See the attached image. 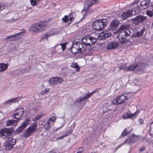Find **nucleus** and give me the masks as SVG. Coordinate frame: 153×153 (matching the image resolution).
I'll return each mask as SVG.
<instances>
[{
  "label": "nucleus",
  "mask_w": 153,
  "mask_h": 153,
  "mask_svg": "<svg viewBox=\"0 0 153 153\" xmlns=\"http://www.w3.org/2000/svg\"><path fill=\"white\" fill-rule=\"evenodd\" d=\"M56 120V118L54 117H52L48 120L49 121V123H50L51 121L52 122H54Z\"/></svg>",
  "instance_id": "obj_45"
},
{
  "label": "nucleus",
  "mask_w": 153,
  "mask_h": 153,
  "mask_svg": "<svg viewBox=\"0 0 153 153\" xmlns=\"http://www.w3.org/2000/svg\"><path fill=\"white\" fill-rule=\"evenodd\" d=\"M63 79L60 77H51L49 80V83L51 85L56 84L57 83H60L63 81Z\"/></svg>",
  "instance_id": "obj_11"
},
{
  "label": "nucleus",
  "mask_w": 153,
  "mask_h": 153,
  "mask_svg": "<svg viewBox=\"0 0 153 153\" xmlns=\"http://www.w3.org/2000/svg\"><path fill=\"white\" fill-rule=\"evenodd\" d=\"M30 122L29 119L26 120L25 122L20 126L16 130V132L18 133L21 132L28 125Z\"/></svg>",
  "instance_id": "obj_15"
},
{
  "label": "nucleus",
  "mask_w": 153,
  "mask_h": 153,
  "mask_svg": "<svg viewBox=\"0 0 153 153\" xmlns=\"http://www.w3.org/2000/svg\"><path fill=\"white\" fill-rule=\"evenodd\" d=\"M71 53L75 55L78 53H82L85 50V47H84L82 44L79 42H74L71 48H70Z\"/></svg>",
  "instance_id": "obj_3"
},
{
  "label": "nucleus",
  "mask_w": 153,
  "mask_h": 153,
  "mask_svg": "<svg viewBox=\"0 0 153 153\" xmlns=\"http://www.w3.org/2000/svg\"><path fill=\"white\" fill-rule=\"evenodd\" d=\"M86 1V4L84 6V9L85 10L88 9L91 6L95 4L97 2L96 0H87Z\"/></svg>",
  "instance_id": "obj_19"
},
{
  "label": "nucleus",
  "mask_w": 153,
  "mask_h": 153,
  "mask_svg": "<svg viewBox=\"0 0 153 153\" xmlns=\"http://www.w3.org/2000/svg\"><path fill=\"white\" fill-rule=\"evenodd\" d=\"M40 0H37V1H40Z\"/></svg>",
  "instance_id": "obj_56"
},
{
  "label": "nucleus",
  "mask_w": 153,
  "mask_h": 153,
  "mask_svg": "<svg viewBox=\"0 0 153 153\" xmlns=\"http://www.w3.org/2000/svg\"><path fill=\"white\" fill-rule=\"evenodd\" d=\"M135 140V138L133 136H130L128 137L124 143L126 144H131L134 142Z\"/></svg>",
  "instance_id": "obj_24"
},
{
  "label": "nucleus",
  "mask_w": 153,
  "mask_h": 153,
  "mask_svg": "<svg viewBox=\"0 0 153 153\" xmlns=\"http://www.w3.org/2000/svg\"><path fill=\"white\" fill-rule=\"evenodd\" d=\"M66 136V135H62L61 137H58L57 138H56V139L57 140H58L60 139H62L63 138Z\"/></svg>",
  "instance_id": "obj_47"
},
{
  "label": "nucleus",
  "mask_w": 153,
  "mask_h": 153,
  "mask_svg": "<svg viewBox=\"0 0 153 153\" xmlns=\"http://www.w3.org/2000/svg\"><path fill=\"white\" fill-rule=\"evenodd\" d=\"M126 64H124L123 65H122V66H123L122 69L123 70H124V69H123V68H128V67L126 66Z\"/></svg>",
  "instance_id": "obj_50"
},
{
  "label": "nucleus",
  "mask_w": 153,
  "mask_h": 153,
  "mask_svg": "<svg viewBox=\"0 0 153 153\" xmlns=\"http://www.w3.org/2000/svg\"><path fill=\"white\" fill-rule=\"evenodd\" d=\"M24 112V109L23 108H17L15 112V114L17 117L20 119V117L23 115Z\"/></svg>",
  "instance_id": "obj_21"
},
{
  "label": "nucleus",
  "mask_w": 153,
  "mask_h": 153,
  "mask_svg": "<svg viewBox=\"0 0 153 153\" xmlns=\"http://www.w3.org/2000/svg\"><path fill=\"white\" fill-rule=\"evenodd\" d=\"M133 83L135 85H140V82L137 79H134L133 81Z\"/></svg>",
  "instance_id": "obj_44"
},
{
  "label": "nucleus",
  "mask_w": 153,
  "mask_h": 153,
  "mask_svg": "<svg viewBox=\"0 0 153 153\" xmlns=\"http://www.w3.org/2000/svg\"><path fill=\"white\" fill-rule=\"evenodd\" d=\"M22 32L17 33L15 35L6 37L5 39L7 41H14L22 37L21 35Z\"/></svg>",
  "instance_id": "obj_12"
},
{
  "label": "nucleus",
  "mask_w": 153,
  "mask_h": 153,
  "mask_svg": "<svg viewBox=\"0 0 153 153\" xmlns=\"http://www.w3.org/2000/svg\"><path fill=\"white\" fill-rule=\"evenodd\" d=\"M69 131L70 132V134H71L72 132V130L71 129H70L69 130Z\"/></svg>",
  "instance_id": "obj_53"
},
{
  "label": "nucleus",
  "mask_w": 153,
  "mask_h": 153,
  "mask_svg": "<svg viewBox=\"0 0 153 153\" xmlns=\"http://www.w3.org/2000/svg\"><path fill=\"white\" fill-rule=\"evenodd\" d=\"M54 34V33H53L52 32H48L42 36V39H48L49 37L53 35Z\"/></svg>",
  "instance_id": "obj_30"
},
{
  "label": "nucleus",
  "mask_w": 153,
  "mask_h": 153,
  "mask_svg": "<svg viewBox=\"0 0 153 153\" xmlns=\"http://www.w3.org/2000/svg\"><path fill=\"white\" fill-rule=\"evenodd\" d=\"M96 91V90H95L91 93H90L88 92L84 97H81L76 101V102L79 103H80L82 101H84L90 97L91 95L94 93H95Z\"/></svg>",
  "instance_id": "obj_13"
},
{
  "label": "nucleus",
  "mask_w": 153,
  "mask_h": 153,
  "mask_svg": "<svg viewBox=\"0 0 153 153\" xmlns=\"http://www.w3.org/2000/svg\"><path fill=\"white\" fill-rule=\"evenodd\" d=\"M45 115L44 114L41 113L39 114L36 116L33 119V121L35 122L37 120L41 119Z\"/></svg>",
  "instance_id": "obj_31"
},
{
  "label": "nucleus",
  "mask_w": 153,
  "mask_h": 153,
  "mask_svg": "<svg viewBox=\"0 0 153 153\" xmlns=\"http://www.w3.org/2000/svg\"><path fill=\"white\" fill-rule=\"evenodd\" d=\"M144 31V29H141L140 31L137 32V33L136 34H134L133 36L135 37H136L142 36Z\"/></svg>",
  "instance_id": "obj_28"
},
{
  "label": "nucleus",
  "mask_w": 153,
  "mask_h": 153,
  "mask_svg": "<svg viewBox=\"0 0 153 153\" xmlns=\"http://www.w3.org/2000/svg\"><path fill=\"white\" fill-rule=\"evenodd\" d=\"M47 26L46 23L42 22L35 23L30 26V30L33 33H39L44 31Z\"/></svg>",
  "instance_id": "obj_2"
},
{
  "label": "nucleus",
  "mask_w": 153,
  "mask_h": 153,
  "mask_svg": "<svg viewBox=\"0 0 153 153\" xmlns=\"http://www.w3.org/2000/svg\"><path fill=\"white\" fill-rule=\"evenodd\" d=\"M71 67L73 68H76V71L77 72H79L80 70V68L78 66V64L76 63H73L71 65Z\"/></svg>",
  "instance_id": "obj_32"
},
{
  "label": "nucleus",
  "mask_w": 153,
  "mask_h": 153,
  "mask_svg": "<svg viewBox=\"0 0 153 153\" xmlns=\"http://www.w3.org/2000/svg\"><path fill=\"white\" fill-rule=\"evenodd\" d=\"M135 65L136 72L142 71L145 67V64L143 63H139Z\"/></svg>",
  "instance_id": "obj_20"
},
{
  "label": "nucleus",
  "mask_w": 153,
  "mask_h": 153,
  "mask_svg": "<svg viewBox=\"0 0 153 153\" xmlns=\"http://www.w3.org/2000/svg\"><path fill=\"white\" fill-rule=\"evenodd\" d=\"M12 133L10 129L9 128L2 129L0 131V136L5 139L11 135Z\"/></svg>",
  "instance_id": "obj_9"
},
{
  "label": "nucleus",
  "mask_w": 153,
  "mask_h": 153,
  "mask_svg": "<svg viewBox=\"0 0 153 153\" xmlns=\"http://www.w3.org/2000/svg\"><path fill=\"white\" fill-rule=\"evenodd\" d=\"M11 117H12V118L13 119L16 118V119L17 120H18V119H19L18 117H17L16 115L15 114V113H14V114H13L11 116Z\"/></svg>",
  "instance_id": "obj_46"
},
{
  "label": "nucleus",
  "mask_w": 153,
  "mask_h": 153,
  "mask_svg": "<svg viewBox=\"0 0 153 153\" xmlns=\"http://www.w3.org/2000/svg\"><path fill=\"white\" fill-rule=\"evenodd\" d=\"M76 13L74 12H72V13L70 14L69 21H71V22H72L76 17Z\"/></svg>",
  "instance_id": "obj_29"
},
{
  "label": "nucleus",
  "mask_w": 153,
  "mask_h": 153,
  "mask_svg": "<svg viewBox=\"0 0 153 153\" xmlns=\"http://www.w3.org/2000/svg\"><path fill=\"white\" fill-rule=\"evenodd\" d=\"M68 16L67 15L65 16L64 17L62 18V20L64 22H66L68 20Z\"/></svg>",
  "instance_id": "obj_42"
},
{
  "label": "nucleus",
  "mask_w": 153,
  "mask_h": 153,
  "mask_svg": "<svg viewBox=\"0 0 153 153\" xmlns=\"http://www.w3.org/2000/svg\"><path fill=\"white\" fill-rule=\"evenodd\" d=\"M49 123V121H48L47 123L44 125L45 129L47 130H49L51 128V126Z\"/></svg>",
  "instance_id": "obj_34"
},
{
  "label": "nucleus",
  "mask_w": 153,
  "mask_h": 153,
  "mask_svg": "<svg viewBox=\"0 0 153 153\" xmlns=\"http://www.w3.org/2000/svg\"><path fill=\"white\" fill-rule=\"evenodd\" d=\"M132 16V10H128L123 13L121 15V17L123 19H127L128 17Z\"/></svg>",
  "instance_id": "obj_18"
},
{
  "label": "nucleus",
  "mask_w": 153,
  "mask_h": 153,
  "mask_svg": "<svg viewBox=\"0 0 153 153\" xmlns=\"http://www.w3.org/2000/svg\"><path fill=\"white\" fill-rule=\"evenodd\" d=\"M118 34V39L120 42L123 45L127 44L129 41L126 39L131 33L129 25L128 24L121 26L116 33Z\"/></svg>",
  "instance_id": "obj_1"
},
{
  "label": "nucleus",
  "mask_w": 153,
  "mask_h": 153,
  "mask_svg": "<svg viewBox=\"0 0 153 153\" xmlns=\"http://www.w3.org/2000/svg\"><path fill=\"white\" fill-rule=\"evenodd\" d=\"M16 99H13L11 100H9L6 102L5 103L10 104L12 102H14L16 101Z\"/></svg>",
  "instance_id": "obj_40"
},
{
  "label": "nucleus",
  "mask_w": 153,
  "mask_h": 153,
  "mask_svg": "<svg viewBox=\"0 0 153 153\" xmlns=\"http://www.w3.org/2000/svg\"><path fill=\"white\" fill-rule=\"evenodd\" d=\"M119 45V43L117 42H112L107 44L106 48L108 50L114 49L117 48Z\"/></svg>",
  "instance_id": "obj_14"
},
{
  "label": "nucleus",
  "mask_w": 153,
  "mask_h": 153,
  "mask_svg": "<svg viewBox=\"0 0 153 153\" xmlns=\"http://www.w3.org/2000/svg\"><path fill=\"white\" fill-rule=\"evenodd\" d=\"M152 10H148L146 11V14L150 17L153 16V6L152 5Z\"/></svg>",
  "instance_id": "obj_35"
},
{
  "label": "nucleus",
  "mask_w": 153,
  "mask_h": 153,
  "mask_svg": "<svg viewBox=\"0 0 153 153\" xmlns=\"http://www.w3.org/2000/svg\"><path fill=\"white\" fill-rule=\"evenodd\" d=\"M5 7V5L3 3H0V11L4 9V7Z\"/></svg>",
  "instance_id": "obj_43"
},
{
  "label": "nucleus",
  "mask_w": 153,
  "mask_h": 153,
  "mask_svg": "<svg viewBox=\"0 0 153 153\" xmlns=\"http://www.w3.org/2000/svg\"><path fill=\"white\" fill-rule=\"evenodd\" d=\"M131 131L127 130V129H125L124 131L122 133V135L124 136L127 135Z\"/></svg>",
  "instance_id": "obj_36"
},
{
  "label": "nucleus",
  "mask_w": 153,
  "mask_h": 153,
  "mask_svg": "<svg viewBox=\"0 0 153 153\" xmlns=\"http://www.w3.org/2000/svg\"><path fill=\"white\" fill-rule=\"evenodd\" d=\"M111 30L109 29L108 31H105L102 32L100 34V36L102 37V39H105L108 38L111 36V33L110 32Z\"/></svg>",
  "instance_id": "obj_22"
},
{
  "label": "nucleus",
  "mask_w": 153,
  "mask_h": 153,
  "mask_svg": "<svg viewBox=\"0 0 153 153\" xmlns=\"http://www.w3.org/2000/svg\"><path fill=\"white\" fill-rule=\"evenodd\" d=\"M7 141L9 142V143H10L12 144V145L13 146L16 144V139L12 137H9Z\"/></svg>",
  "instance_id": "obj_33"
},
{
  "label": "nucleus",
  "mask_w": 153,
  "mask_h": 153,
  "mask_svg": "<svg viewBox=\"0 0 153 153\" xmlns=\"http://www.w3.org/2000/svg\"><path fill=\"white\" fill-rule=\"evenodd\" d=\"M123 69L126 71H132L134 70L135 71V65H133L129 66L128 68H124Z\"/></svg>",
  "instance_id": "obj_27"
},
{
  "label": "nucleus",
  "mask_w": 153,
  "mask_h": 153,
  "mask_svg": "<svg viewBox=\"0 0 153 153\" xmlns=\"http://www.w3.org/2000/svg\"><path fill=\"white\" fill-rule=\"evenodd\" d=\"M118 68L119 69H122V68H123V66H119L118 67Z\"/></svg>",
  "instance_id": "obj_52"
},
{
  "label": "nucleus",
  "mask_w": 153,
  "mask_h": 153,
  "mask_svg": "<svg viewBox=\"0 0 153 153\" xmlns=\"http://www.w3.org/2000/svg\"><path fill=\"white\" fill-rule=\"evenodd\" d=\"M13 145H12L7 140L5 144V149L6 150H11L13 148Z\"/></svg>",
  "instance_id": "obj_25"
},
{
  "label": "nucleus",
  "mask_w": 153,
  "mask_h": 153,
  "mask_svg": "<svg viewBox=\"0 0 153 153\" xmlns=\"http://www.w3.org/2000/svg\"><path fill=\"white\" fill-rule=\"evenodd\" d=\"M67 44V43H63L62 44H60V45H61V49L62 50V51H63L64 50H65V46Z\"/></svg>",
  "instance_id": "obj_41"
},
{
  "label": "nucleus",
  "mask_w": 153,
  "mask_h": 153,
  "mask_svg": "<svg viewBox=\"0 0 153 153\" xmlns=\"http://www.w3.org/2000/svg\"><path fill=\"white\" fill-rule=\"evenodd\" d=\"M119 24V22L116 20H114L112 21L109 26V30L113 31L118 27Z\"/></svg>",
  "instance_id": "obj_16"
},
{
  "label": "nucleus",
  "mask_w": 153,
  "mask_h": 153,
  "mask_svg": "<svg viewBox=\"0 0 153 153\" xmlns=\"http://www.w3.org/2000/svg\"><path fill=\"white\" fill-rule=\"evenodd\" d=\"M30 3L31 6H34L37 5V2L36 0H30Z\"/></svg>",
  "instance_id": "obj_39"
},
{
  "label": "nucleus",
  "mask_w": 153,
  "mask_h": 153,
  "mask_svg": "<svg viewBox=\"0 0 153 153\" xmlns=\"http://www.w3.org/2000/svg\"><path fill=\"white\" fill-rule=\"evenodd\" d=\"M139 112L137 111L135 112L133 114H129L128 113H126L123 114L122 115V117L124 119H126L128 118H130L131 119H134L136 117V115Z\"/></svg>",
  "instance_id": "obj_17"
},
{
  "label": "nucleus",
  "mask_w": 153,
  "mask_h": 153,
  "mask_svg": "<svg viewBox=\"0 0 153 153\" xmlns=\"http://www.w3.org/2000/svg\"><path fill=\"white\" fill-rule=\"evenodd\" d=\"M37 126V123H34L32 124L31 126L25 131L23 134V136L24 137L27 138L32 134L34 133L35 130L36 129Z\"/></svg>",
  "instance_id": "obj_7"
},
{
  "label": "nucleus",
  "mask_w": 153,
  "mask_h": 153,
  "mask_svg": "<svg viewBox=\"0 0 153 153\" xmlns=\"http://www.w3.org/2000/svg\"><path fill=\"white\" fill-rule=\"evenodd\" d=\"M147 19V18L146 16H143L142 15H139L135 18H133L132 19V21L133 22H136L137 24H139L142 23L145 20Z\"/></svg>",
  "instance_id": "obj_10"
},
{
  "label": "nucleus",
  "mask_w": 153,
  "mask_h": 153,
  "mask_svg": "<svg viewBox=\"0 0 153 153\" xmlns=\"http://www.w3.org/2000/svg\"><path fill=\"white\" fill-rule=\"evenodd\" d=\"M145 149V147H142L140 149V151H143Z\"/></svg>",
  "instance_id": "obj_49"
},
{
  "label": "nucleus",
  "mask_w": 153,
  "mask_h": 153,
  "mask_svg": "<svg viewBox=\"0 0 153 153\" xmlns=\"http://www.w3.org/2000/svg\"><path fill=\"white\" fill-rule=\"evenodd\" d=\"M18 122L17 120H9L6 122V124L7 126H9L12 125H16Z\"/></svg>",
  "instance_id": "obj_23"
},
{
  "label": "nucleus",
  "mask_w": 153,
  "mask_h": 153,
  "mask_svg": "<svg viewBox=\"0 0 153 153\" xmlns=\"http://www.w3.org/2000/svg\"><path fill=\"white\" fill-rule=\"evenodd\" d=\"M8 67L7 64L0 63V72H3L7 70Z\"/></svg>",
  "instance_id": "obj_26"
},
{
  "label": "nucleus",
  "mask_w": 153,
  "mask_h": 153,
  "mask_svg": "<svg viewBox=\"0 0 153 153\" xmlns=\"http://www.w3.org/2000/svg\"><path fill=\"white\" fill-rule=\"evenodd\" d=\"M83 147H79V148L78 149H82V150H83Z\"/></svg>",
  "instance_id": "obj_55"
},
{
  "label": "nucleus",
  "mask_w": 153,
  "mask_h": 153,
  "mask_svg": "<svg viewBox=\"0 0 153 153\" xmlns=\"http://www.w3.org/2000/svg\"><path fill=\"white\" fill-rule=\"evenodd\" d=\"M130 96L127 94H123L119 96L111 102V104L116 105L124 103L128 99Z\"/></svg>",
  "instance_id": "obj_5"
},
{
  "label": "nucleus",
  "mask_w": 153,
  "mask_h": 153,
  "mask_svg": "<svg viewBox=\"0 0 153 153\" xmlns=\"http://www.w3.org/2000/svg\"><path fill=\"white\" fill-rule=\"evenodd\" d=\"M48 153H57L54 151H51L50 152H49Z\"/></svg>",
  "instance_id": "obj_51"
},
{
  "label": "nucleus",
  "mask_w": 153,
  "mask_h": 153,
  "mask_svg": "<svg viewBox=\"0 0 153 153\" xmlns=\"http://www.w3.org/2000/svg\"><path fill=\"white\" fill-rule=\"evenodd\" d=\"M151 2L150 0H139L137 2L138 9L143 10L147 8Z\"/></svg>",
  "instance_id": "obj_6"
},
{
  "label": "nucleus",
  "mask_w": 153,
  "mask_h": 153,
  "mask_svg": "<svg viewBox=\"0 0 153 153\" xmlns=\"http://www.w3.org/2000/svg\"><path fill=\"white\" fill-rule=\"evenodd\" d=\"M150 134L151 136H153V122H152L150 125Z\"/></svg>",
  "instance_id": "obj_38"
},
{
  "label": "nucleus",
  "mask_w": 153,
  "mask_h": 153,
  "mask_svg": "<svg viewBox=\"0 0 153 153\" xmlns=\"http://www.w3.org/2000/svg\"><path fill=\"white\" fill-rule=\"evenodd\" d=\"M82 41L85 45L89 46L95 43L96 42L97 39L92 37L85 36L82 39Z\"/></svg>",
  "instance_id": "obj_8"
},
{
  "label": "nucleus",
  "mask_w": 153,
  "mask_h": 153,
  "mask_svg": "<svg viewBox=\"0 0 153 153\" xmlns=\"http://www.w3.org/2000/svg\"><path fill=\"white\" fill-rule=\"evenodd\" d=\"M83 151L79 150L76 153H81Z\"/></svg>",
  "instance_id": "obj_54"
},
{
  "label": "nucleus",
  "mask_w": 153,
  "mask_h": 153,
  "mask_svg": "<svg viewBox=\"0 0 153 153\" xmlns=\"http://www.w3.org/2000/svg\"><path fill=\"white\" fill-rule=\"evenodd\" d=\"M152 6H153V5H152Z\"/></svg>",
  "instance_id": "obj_57"
},
{
  "label": "nucleus",
  "mask_w": 153,
  "mask_h": 153,
  "mask_svg": "<svg viewBox=\"0 0 153 153\" xmlns=\"http://www.w3.org/2000/svg\"><path fill=\"white\" fill-rule=\"evenodd\" d=\"M107 23L106 19H97L93 22V27L96 30H101L105 28Z\"/></svg>",
  "instance_id": "obj_4"
},
{
  "label": "nucleus",
  "mask_w": 153,
  "mask_h": 153,
  "mask_svg": "<svg viewBox=\"0 0 153 153\" xmlns=\"http://www.w3.org/2000/svg\"><path fill=\"white\" fill-rule=\"evenodd\" d=\"M50 91V89L49 88H47L45 90L41 91L40 92V94L42 95H44L45 94L47 93Z\"/></svg>",
  "instance_id": "obj_37"
},
{
  "label": "nucleus",
  "mask_w": 153,
  "mask_h": 153,
  "mask_svg": "<svg viewBox=\"0 0 153 153\" xmlns=\"http://www.w3.org/2000/svg\"><path fill=\"white\" fill-rule=\"evenodd\" d=\"M139 121L141 124H143L144 123L143 120L141 119H139Z\"/></svg>",
  "instance_id": "obj_48"
}]
</instances>
